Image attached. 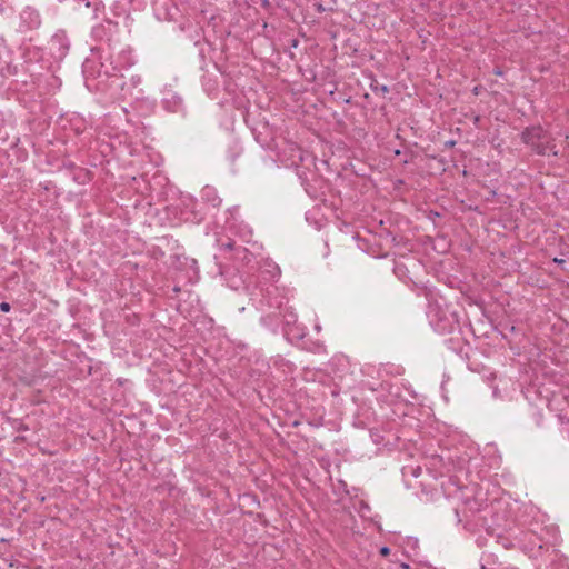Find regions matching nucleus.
<instances>
[{
    "label": "nucleus",
    "instance_id": "nucleus-4",
    "mask_svg": "<svg viewBox=\"0 0 569 569\" xmlns=\"http://www.w3.org/2000/svg\"><path fill=\"white\" fill-rule=\"evenodd\" d=\"M553 261H555V262H557V263H563V262H565V260H562V259H558V258H555V260H553Z\"/></svg>",
    "mask_w": 569,
    "mask_h": 569
},
{
    "label": "nucleus",
    "instance_id": "nucleus-2",
    "mask_svg": "<svg viewBox=\"0 0 569 569\" xmlns=\"http://www.w3.org/2000/svg\"><path fill=\"white\" fill-rule=\"evenodd\" d=\"M0 310L3 312H8L10 310V305L8 302H1Z\"/></svg>",
    "mask_w": 569,
    "mask_h": 569
},
{
    "label": "nucleus",
    "instance_id": "nucleus-5",
    "mask_svg": "<svg viewBox=\"0 0 569 569\" xmlns=\"http://www.w3.org/2000/svg\"><path fill=\"white\" fill-rule=\"evenodd\" d=\"M495 73H496L497 76H501V71H500V70H496V71H495Z\"/></svg>",
    "mask_w": 569,
    "mask_h": 569
},
{
    "label": "nucleus",
    "instance_id": "nucleus-1",
    "mask_svg": "<svg viewBox=\"0 0 569 569\" xmlns=\"http://www.w3.org/2000/svg\"><path fill=\"white\" fill-rule=\"evenodd\" d=\"M522 138L526 143L531 144L533 148L538 150L539 153L545 154L547 150L545 148H540L537 141L545 139V131L540 127H533L531 129H527L522 133Z\"/></svg>",
    "mask_w": 569,
    "mask_h": 569
},
{
    "label": "nucleus",
    "instance_id": "nucleus-3",
    "mask_svg": "<svg viewBox=\"0 0 569 569\" xmlns=\"http://www.w3.org/2000/svg\"><path fill=\"white\" fill-rule=\"evenodd\" d=\"M380 553H381L382 556H388V555L390 553V549H389L388 547H382V548L380 549Z\"/></svg>",
    "mask_w": 569,
    "mask_h": 569
}]
</instances>
